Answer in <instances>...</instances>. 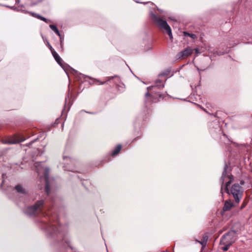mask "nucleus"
<instances>
[{
	"mask_svg": "<svg viewBox=\"0 0 252 252\" xmlns=\"http://www.w3.org/2000/svg\"><path fill=\"white\" fill-rule=\"evenodd\" d=\"M45 208V202L42 199L37 200L33 205L26 207L24 210V213L29 217L36 216L38 213H41L42 219L39 226L45 230L47 236L51 238H54L56 236L62 237L63 242L64 241L73 250L70 240L67 238V226L59 225V228L57 227L56 225L59 224L58 217L55 215L50 216L48 213L44 212Z\"/></svg>",
	"mask_w": 252,
	"mask_h": 252,
	"instance_id": "nucleus-1",
	"label": "nucleus"
},
{
	"mask_svg": "<svg viewBox=\"0 0 252 252\" xmlns=\"http://www.w3.org/2000/svg\"><path fill=\"white\" fill-rule=\"evenodd\" d=\"M231 169L229 164L225 163L221 177L220 181L221 182V189L223 185L225 182V191L229 193L228 187L231 184L234 180L233 175L231 173Z\"/></svg>",
	"mask_w": 252,
	"mask_h": 252,
	"instance_id": "nucleus-2",
	"label": "nucleus"
},
{
	"mask_svg": "<svg viewBox=\"0 0 252 252\" xmlns=\"http://www.w3.org/2000/svg\"><path fill=\"white\" fill-rule=\"evenodd\" d=\"M230 191L234 198L235 203L238 204L242 200L244 189L240 184L235 183L231 186Z\"/></svg>",
	"mask_w": 252,
	"mask_h": 252,
	"instance_id": "nucleus-3",
	"label": "nucleus"
},
{
	"mask_svg": "<svg viewBox=\"0 0 252 252\" xmlns=\"http://www.w3.org/2000/svg\"><path fill=\"white\" fill-rule=\"evenodd\" d=\"M237 239V233L235 230H230L223 234L220 242V244H228L232 245Z\"/></svg>",
	"mask_w": 252,
	"mask_h": 252,
	"instance_id": "nucleus-4",
	"label": "nucleus"
},
{
	"mask_svg": "<svg viewBox=\"0 0 252 252\" xmlns=\"http://www.w3.org/2000/svg\"><path fill=\"white\" fill-rule=\"evenodd\" d=\"M63 159L64 161V165L63 166V168L64 170L70 171L72 172H77V171L75 170L74 167L70 166L69 167L68 166V164L69 163L68 161H69L71 165L74 164L75 160L73 159H71L69 157L67 156H63Z\"/></svg>",
	"mask_w": 252,
	"mask_h": 252,
	"instance_id": "nucleus-5",
	"label": "nucleus"
},
{
	"mask_svg": "<svg viewBox=\"0 0 252 252\" xmlns=\"http://www.w3.org/2000/svg\"><path fill=\"white\" fill-rule=\"evenodd\" d=\"M152 18L161 29L165 30L169 27L166 21L163 20L162 19L157 16L155 14H153L152 15Z\"/></svg>",
	"mask_w": 252,
	"mask_h": 252,
	"instance_id": "nucleus-6",
	"label": "nucleus"
},
{
	"mask_svg": "<svg viewBox=\"0 0 252 252\" xmlns=\"http://www.w3.org/2000/svg\"><path fill=\"white\" fill-rule=\"evenodd\" d=\"M50 169L48 167H46L44 171V177L45 181V190L47 195H48L50 192V185L49 183V175Z\"/></svg>",
	"mask_w": 252,
	"mask_h": 252,
	"instance_id": "nucleus-7",
	"label": "nucleus"
},
{
	"mask_svg": "<svg viewBox=\"0 0 252 252\" xmlns=\"http://www.w3.org/2000/svg\"><path fill=\"white\" fill-rule=\"evenodd\" d=\"M26 139L23 138L19 135H13L11 136H8L6 139L2 140L1 142H23Z\"/></svg>",
	"mask_w": 252,
	"mask_h": 252,
	"instance_id": "nucleus-8",
	"label": "nucleus"
},
{
	"mask_svg": "<svg viewBox=\"0 0 252 252\" xmlns=\"http://www.w3.org/2000/svg\"><path fill=\"white\" fill-rule=\"evenodd\" d=\"M193 50L190 47H188L184 50L180 52L178 54L179 58H185L192 54Z\"/></svg>",
	"mask_w": 252,
	"mask_h": 252,
	"instance_id": "nucleus-9",
	"label": "nucleus"
},
{
	"mask_svg": "<svg viewBox=\"0 0 252 252\" xmlns=\"http://www.w3.org/2000/svg\"><path fill=\"white\" fill-rule=\"evenodd\" d=\"M236 203H233L231 200H226L223 207V211L226 212L229 211L232 207L236 206Z\"/></svg>",
	"mask_w": 252,
	"mask_h": 252,
	"instance_id": "nucleus-10",
	"label": "nucleus"
},
{
	"mask_svg": "<svg viewBox=\"0 0 252 252\" xmlns=\"http://www.w3.org/2000/svg\"><path fill=\"white\" fill-rule=\"evenodd\" d=\"M54 58L55 61L61 65L62 67L65 65V63H64L62 58L60 57L56 51H53L52 53Z\"/></svg>",
	"mask_w": 252,
	"mask_h": 252,
	"instance_id": "nucleus-11",
	"label": "nucleus"
},
{
	"mask_svg": "<svg viewBox=\"0 0 252 252\" xmlns=\"http://www.w3.org/2000/svg\"><path fill=\"white\" fill-rule=\"evenodd\" d=\"M14 189L16 190V192L19 194H26L28 192V190L24 188L21 185H17L16 186Z\"/></svg>",
	"mask_w": 252,
	"mask_h": 252,
	"instance_id": "nucleus-12",
	"label": "nucleus"
},
{
	"mask_svg": "<svg viewBox=\"0 0 252 252\" xmlns=\"http://www.w3.org/2000/svg\"><path fill=\"white\" fill-rule=\"evenodd\" d=\"M114 78L117 79V80L118 81L120 80L119 77L117 75H115L114 76H109V77H107V79L105 81L102 82V81H100L99 80H96V82L98 85H103L105 83H107V82L110 81V80L113 79Z\"/></svg>",
	"mask_w": 252,
	"mask_h": 252,
	"instance_id": "nucleus-13",
	"label": "nucleus"
},
{
	"mask_svg": "<svg viewBox=\"0 0 252 252\" xmlns=\"http://www.w3.org/2000/svg\"><path fill=\"white\" fill-rule=\"evenodd\" d=\"M155 102L154 100H152V97L149 92L145 94V103L146 105H150L153 102Z\"/></svg>",
	"mask_w": 252,
	"mask_h": 252,
	"instance_id": "nucleus-14",
	"label": "nucleus"
},
{
	"mask_svg": "<svg viewBox=\"0 0 252 252\" xmlns=\"http://www.w3.org/2000/svg\"><path fill=\"white\" fill-rule=\"evenodd\" d=\"M122 149V145L121 144L118 145L112 152L111 155L112 157H115L120 152Z\"/></svg>",
	"mask_w": 252,
	"mask_h": 252,
	"instance_id": "nucleus-15",
	"label": "nucleus"
},
{
	"mask_svg": "<svg viewBox=\"0 0 252 252\" xmlns=\"http://www.w3.org/2000/svg\"><path fill=\"white\" fill-rule=\"evenodd\" d=\"M30 13L32 16L36 17L42 21H43L44 22H45L46 23H48V22H49V20L45 18V17L41 16L38 14H36L35 13H32V12H31Z\"/></svg>",
	"mask_w": 252,
	"mask_h": 252,
	"instance_id": "nucleus-16",
	"label": "nucleus"
},
{
	"mask_svg": "<svg viewBox=\"0 0 252 252\" xmlns=\"http://www.w3.org/2000/svg\"><path fill=\"white\" fill-rule=\"evenodd\" d=\"M202 239L203 240L202 241H198L197 242L200 243L202 246V247H205L207 245V242L208 240V236L207 234H204L203 236Z\"/></svg>",
	"mask_w": 252,
	"mask_h": 252,
	"instance_id": "nucleus-17",
	"label": "nucleus"
},
{
	"mask_svg": "<svg viewBox=\"0 0 252 252\" xmlns=\"http://www.w3.org/2000/svg\"><path fill=\"white\" fill-rule=\"evenodd\" d=\"M49 27L51 28V29H52L54 32H55L60 37L61 42H62V38L61 37V35L57 27L54 25H50Z\"/></svg>",
	"mask_w": 252,
	"mask_h": 252,
	"instance_id": "nucleus-18",
	"label": "nucleus"
},
{
	"mask_svg": "<svg viewBox=\"0 0 252 252\" xmlns=\"http://www.w3.org/2000/svg\"><path fill=\"white\" fill-rule=\"evenodd\" d=\"M156 86L158 89L163 88L164 87V82L161 80L158 79L155 82Z\"/></svg>",
	"mask_w": 252,
	"mask_h": 252,
	"instance_id": "nucleus-19",
	"label": "nucleus"
},
{
	"mask_svg": "<svg viewBox=\"0 0 252 252\" xmlns=\"http://www.w3.org/2000/svg\"><path fill=\"white\" fill-rule=\"evenodd\" d=\"M183 33L185 36H189L192 39H194L197 38V36L195 34L189 33L187 32H183Z\"/></svg>",
	"mask_w": 252,
	"mask_h": 252,
	"instance_id": "nucleus-20",
	"label": "nucleus"
},
{
	"mask_svg": "<svg viewBox=\"0 0 252 252\" xmlns=\"http://www.w3.org/2000/svg\"><path fill=\"white\" fill-rule=\"evenodd\" d=\"M220 244L221 245H223V247H222L221 249L224 252L227 251L231 246V245L228 244Z\"/></svg>",
	"mask_w": 252,
	"mask_h": 252,
	"instance_id": "nucleus-21",
	"label": "nucleus"
},
{
	"mask_svg": "<svg viewBox=\"0 0 252 252\" xmlns=\"http://www.w3.org/2000/svg\"><path fill=\"white\" fill-rule=\"evenodd\" d=\"M165 31H166L167 32V33L168 34V35H169V36L170 37V38L171 39H172L173 38V36H172V32H171V29L170 27V26L167 28Z\"/></svg>",
	"mask_w": 252,
	"mask_h": 252,
	"instance_id": "nucleus-22",
	"label": "nucleus"
},
{
	"mask_svg": "<svg viewBox=\"0 0 252 252\" xmlns=\"http://www.w3.org/2000/svg\"><path fill=\"white\" fill-rule=\"evenodd\" d=\"M169 72H170L169 70H166V71H163L159 74V77L167 76L169 75Z\"/></svg>",
	"mask_w": 252,
	"mask_h": 252,
	"instance_id": "nucleus-23",
	"label": "nucleus"
},
{
	"mask_svg": "<svg viewBox=\"0 0 252 252\" xmlns=\"http://www.w3.org/2000/svg\"><path fill=\"white\" fill-rule=\"evenodd\" d=\"M158 101H160L161 99H163L164 98L163 94H158Z\"/></svg>",
	"mask_w": 252,
	"mask_h": 252,
	"instance_id": "nucleus-24",
	"label": "nucleus"
},
{
	"mask_svg": "<svg viewBox=\"0 0 252 252\" xmlns=\"http://www.w3.org/2000/svg\"><path fill=\"white\" fill-rule=\"evenodd\" d=\"M49 48L51 52V53H52V52L53 51H55L54 50V49L52 48V47L51 46V45L50 44H49Z\"/></svg>",
	"mask_w": 252,
	"mask_h": 252,
	"instance_id": "nucleus-25",
	"label": "nucleus"
},
{
	"mask_svg": "<svg viewBox=\"0 0 252 252\" xmlns=\"http://www.w3.org/2000/svg\"><path fill=\"white\" fill-rule=\"evenodd\" d=\"M246 204L244 202H243V204H242L241 206V209L242 210V209H243L244 208H245V206H246Z\"/></svg>",
	"mask_w": 252,
	"mask_h": 252,
	"instance_id": "nucleus-26",
	"label": "nucleus"
},
{
	"mask_svg": "<svg viewBox=\"0 0 252 252\" xmlns=\"http://www.w3.org/2000/svg\"><path fill=\"white\" fill-rule=\"evenodd\" d=\"M240 184H241V185H244L245 184V181H243V180H241V181H240Z\"/></svg>",
	"mask_w": 252,
	"mask_h": 252,
	"instance_id": "nucleus-27",
	"label": "nucleus"
},
{
	"mask_svg": "<svg viewBox=\"0 0 252 252\" xmlns=\"http://www.w3.org/2000/svg\"><path fill=\"white\" fill-rule=\"evenodd\" d=\"M195 52H196V53H198L199 52L198 49L196 48V49H195Z\"/></svg>",
	"mask_w": 252,
	"mask_h": 252,
	"instance_id": "nucleus-28",
	"label": "nucleus"
},
{
	"mask_svg": "<svg viewBox=\"0 0 252 252\" xmlns=\"http://www.w3.org/2000/svg\"><path fill=\"white\" fill-rule=\"evenodd\" d=\"M32 143H29V144H27V145H26V146H30V145H31Z\"/></svg>",
	"mask_w": 252,
	"mask_h": 252,
	"instance_id": "nucleus-29",
	"label": "nucleus"
},
{
	"mask_svg": "<svg viewBox=\"0 0 252 252\" xmlns=\"http://www.w3.org/2000/svg\"><path fill=\"white\" fill-rule=\"evenodd\" d=\"M36 170H37V172L38 173V174H40V171L38 170V169L37 168L36 169Z\"/></svg>",
	"mask_w": 252,
	"mask_h": 252,
	"instance_id": "nucleus-30",
	"label": "nucleus"
},
{
	"mask_svg": "<svg viewBox=\"0 0 252 252\" xmlns=\"http://www.w3.org/2000/svg\"><path fill=\"white\" fill-rule=\"evenodd\" d=\"M16 3H18L19 2V0H15Z\"/></svg>",
	"mask_w": 252,
	"mask_h": 252,
	"instance_id": "nucleus-31",
	"label": "nucleus"
},
{
	"mask_svg": "<svg viewBox=\"0 0 252 252\" xmlns=\"http://www.w3.org/2000/svg\"><path fill=\"white\" fill-rule=\"evenodd\" d=\"M202 109L206 112L208 113V112L206 111V110L204 108H202Z\"/></svg>",
	"mask_w": 252,
	"mask_h": 252,
	"instance_id": "nucleus-32",
	"label": "nucleus"
},
{
	"mask_svg": "<svg viewBox=\"0 0 252 252\" xmlns=\"http://www.w3.org/2000/svg\"><path fill=\"white\" fill-rule=\"evenodd\" d=\"M8 144H16V143H14V142H12V143H7Z\"/></svg>",
	"mask_w": 252,
	"mask_h": 252,
	"instance_id": "nucleus-33",
	"label": "nucleus"
},
{
	"mask_svg": "<svg viewBox=\"0 0 252 252\" xmlns=\"http://www.w3.org/2000/svg\"><path fill=\"white\" fill-rule=\"evenodd\" d=\"M7 7H10L11 8H12L13 6H7Z\"/></svg>",
	"mask_w": 252,
	"mask_h": 252,
	"instance_id": "nucleus-34",
	"label": "nucleus"
},
{
	"mask_svg": "<svg viewBox=\"0 0 252 252\" xmlns=\"http://www.w3.org/2000/svg\"><path fill=\"white\" fill-rule=\"evenodd\" d=\"M40 163H37V165H39Z\"/></svg>",
	"mask_w": 252,
	"mask_h": 252,
	"instance_id": "nucleus-35",
	"label": "nucleus"
}]
</instances>
